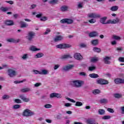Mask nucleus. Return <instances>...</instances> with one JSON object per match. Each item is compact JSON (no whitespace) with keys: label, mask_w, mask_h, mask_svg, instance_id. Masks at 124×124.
Masks as SVG:
<instances>
[{"label":"nucleus","mask_w":124,"mask_h":124,"mask_svg":"<svg viewBox=\"0 0 124 124\" xmlns=\"http://www.w3.org/2000/svg\"><path fill=\"white\" fill-rule=\"evenodd\" d=\"M22 60H23L24 61H26V60H28L29 59V54H24L21 56Z\"/></svg>","instance_id":"cd10ccee"},{"label":"nucleus","mask_w":124,"mask_h":124,"mask_svg":"<svg viewBox=\"0 0 124 124\" xmlns=\"http://www.w3.org/2000/svg\"><path fill=\"white\" fill-rule=\"evenodd\" d=\"M49 96L50 98H54V97H56V93H50Z\"/></svg>","instance_id":"8fccbe9b"},{"label":"nucleus","mask_w":124,"mask_h":124,"mask_svg":"<svg viewBox=\"0 0 124 124\" xmlns=\"http://www.w3.org/2000/svg\"><path fill=\"white\" fill-rule=\"evenodd\" d=\"M8 75H9L11 78H13V77H15V76L17 75V72L13 69H9L8 70Z\"/></svg>","instance_id":"39448f33"},{"label":"nucleus","mask_w":124,"mask_h":124,"mask_svg":"<svg viewBox=\"0 0 124 124\" xmlns=\"http://www.w3.org/2000/svg\"><path fill=\"white\" fill-rule=\"evenodd\" d=\"M86 122L88 124H94V121H93V120L92 119L87 120Z\"/></svg>","instance_id":"a19ab883"},{"label":"nucleus","mask_w":124,"mask_h":124,"mask_svg":"<svg viewBox=\"0 0 124 124\" xmlns=\"http://www.w3.org/2000/svg\"><path fill=\"white\" fill-rule=\"evenodd\" d=\"M29 50H30L31 51H32L33 52H34L35 51L40 50V48H36V46H31L29 48Z\"/></svg>","instance_id":"412c9836"},{"label":"nucleus","mask_w":124,"mask_h":124,"mask_svg":"<svg viewBox=\"0 0 124 124\" xmlns=\"http://www.w3.org/2000/svg\"><path fill=\"white\" fill-rule=\"evenodd\" d=\"M44 56V54L43 53L40 52L37 53L35 56V58L36 59H39L40 58H42Z\"/></svg>","instance_id":"393cba45"},{"label":"nucleus","mask_w":124,"mask_h":124,"mask_svg":"<svg viewBox=\"0 0 124 124\" xmlns=\"http://www.w3.org/2000/svg\"><path fill=\"white\" fill-rule=\"evenodd\" d=\"M21 107L20 105H15L13 106L14 109H19Z\"/></svg>","instance_id":"864d4df0"},{"label":"nucleus","mask_w":124,"mask_h":124,"mask_svg":"<svg viewBox=\"0 0 124 124\" xmlns=\"http://www.w3.org/2000/svg\"><path fill=\"white\" fill-rule=\"evenodd\" d=\"M74 58L76 60H78V61H81L83 60V57L79 53H75L74 55Z\"/></svg>","instance_id":"9b49d317"},{"label":"nucleus","mask_w":124,"mask_h":124,"mask_svg":"<svg viewBox=\"0 0 124 124\" xmlns=\"http://www.w3.org/2000/svg\"><path fill=\"white\" fill-rule=\"evenodd\" d=\"M55 97L57 98H62V95L60 93H55Z\"/></svg>","instance_id":"5fc2aeb1"},{"label":"nucleus","mask_w":124,"mask_h":124,"mask_svg":"<svg viewBox=\"0 0 124 124\" xmlns=\"http://www.w3.org/2000/svg\"><path fill=\"white\" fill-rule=\"evenodd\" d=\"M98 61V58L97 57H93L91 58V62H95Z\"/></svg>","instance_id":"c9c22d12"},{"label":"nucleus","mask_w":124,"mask_h":124,"mask_svg":"<svg viewBox=\"0 0 124 124\" xmlns=\"http://www.w3.org/2000/svg\"><path fill=\"white\" fill-rule=\"evenodd\" d=\"M88 18H93L96 19V18H100L101 16L99 14H97L95 13H92L88 14Z\"/></svg>","instance_id":"423d86ee"},{"label":"nucleus","mask_w":124,"mask_h":124,"mask_svg":"<svg viewBox=\"0 0 124 124\" xmlns=\"http://www.w3.org/2000/svg\"><path fill=\"white\" fill-rule=\"evenodd\" d=\"M33 115H34V112L28 109L24 110L22 113V115L24 117H31L33 116Z\"/></svg>","instance_id":"f03ea898"},{"label":"nucleus","mask_w":124,"mask_h":124,"mask_svg":"<svg viewBox=\"0 0 124 124\" xmlns=\"http://www.w3.org/2000/svg\"><path fill=\"white\" fill-rule=\"evenodd\" d=\"M100 93V90L98 89L94 90L93 92V94H99Z\"/></svg>","instance_id":"4c0bfd02"},{"label":"nucleus","mask_w":124,"mask_h":124,"mask_svg":"<svg viewBox=\"0 0 124 124\" xmlns=\"http://www.w3.org/2000/svg\"><path fill=\"white\" fill-rule=\"evenodd\" d=\"M20 28H27L29 25L26 23V22L24 21H20Z\"/></svg>","instance_id":"4be33fe9"},{"label":"nucleus","mask_w":124,"mask_h":124,"mask_svg":"<svg viewBox=\"0 0 124 124\" xmlns=\"http://www.w3.org/2000/svg\"><path fill=\"white\" fill-rule=\"evenodd\" d=\"M60 23L61 24H72L73 23V20L69 18H64L61 20Z\"/></svg>","instance_id":"6e6552de"},{"label":"nucleus","mask_w":124,"mask_h":124,"mask_svg":"<svg viewBox=\"0 0 124 124\" xmlns=\"http://www.w3.org/2000/svg\"><path fill=\"white\" fill-rule=\"evenodd\" d=\"M96 69V67L93 66H90L89 67V70L90 71H93V70H95Z\"/></svg>","instance_id":"37998d69"},{"label":"nucleus","mask_w":124,"mask_h":124,"mask_svg":"<svg viewBox=\"0 0 124 124\" xmlns=\"http://www.w3.org/2000/svg\"><path fill=\"white\" fill-rule=\"evenodd\" d=\"M122 112V114H124V106L120 108Z\"/></svg>","instance_id":"774afa93"},{"label":"nucleus","mask_w":124,"mask_h":124,"mask_svg":"<svg viewBox=\"0 0 124 124\" xmlns=\"http://www.w3.org/2000/svg\"><path fill=\"white\" fill-rule=\"evenodd\" d=\"M93 51L94 52H96L97 53H100L101 52V49L98 47H94L93 48Z\"/></svg>","instance_id":"72a5a7b5"},{"label":"nucleus","mask_w":124,"mask_h":124,"mask_svg":"<svg viewBox=\"0 0 124 124\" xmlns=\"http://www.w3.org/2000/svg\"><path fill=\"white\" fill-rule=\"evenodd\" d=\"M45 108H52V105L49 104H47L46 105H45Z\"/></svg>","instance_id":"69168bd1"},{"label":"nucleus","mask_w":124,"mask_h":124,"mask_svg":"<svg viewBox=\"0 0 124 124\" xmlns=\"http://www.w3.org/2000/svg\"><path fill=\"white\" fill-rule=\"evenodd\" d=\"M66 99H67V100H68L69 101H71V102H73V103H75V102H76L75 100L72 99H71L70 98L67 97Z\"/></svg>","instance_id":"4d7b16f0"},{"label":"nucleus","mask_w":124,"mask_h":124,"mask_svg":"<svg viewBox=\"0 0 124 124\" xmlns=\"http://www.w3.org/2000/svg\"><path fill=\"white\" fill-rule=\"evenodd\" d=\"M19 97L20 99L23 100V101H24V102H29V101H30V99L26 98L25 95L23 94L19 95Z\"/></svg>","instance_id":"ddd939ff"},{"label":"nucleus","mask_w":124,"mask_h":124,"mask_svg":"<svg viewBox=\"0 0 124 124\" xmlns=\"http://www.w3.org/2000/svg\"><path fill=\"white\" fill-rule=\"evenodd\" d=\"M26 79H23V80L21 81H18V80H16L14 81L15 84H20V83H23V82H26Z\"/></svg>","instance_id":"c03bdc74"},{"label":"nucleus","mask_w":124,"mask_h":124,"mask_svg":"<svg viewBox=\"0 0 124 124\" xmlns=\"http://www.w3.org/2000/svg\"><path fill=\"white\" fill-rule=\"evenodd\" d=\"M62 59H72V56H71L70 55H63L62 57Z\"/></svg>","instance_id":"2f4dec72"},{"label":"nucleus","mask_w":124,"mask_h":124,"mask_svg":"<svg viewBox=\"0 0 124 124\" xmlns=\"http://www.w3.org/2000/svg\"><path fill=\"white\" fill-rule=\"evenodd\" d=\"M91 43L92 45L96 46V45H98V39L93 40L91 41Z\"/></svg>","instance_id":"5701e85b"},{"label":"nucleus","mask_w":124,"mask_h":124,"mask_svg":"<svg viewBox=\"0 0 124 124\" xmlns=\"http://www.w3.org/2000/svg\"><path fill=\"white\" fill-rule=\"evenodd\" d=\"M48 20V17L46 16H43L40 18V21L45 22V21H47Z\"/></svg>","instance_id":"79ce46f5"},{"label":"nucleus","mask_w":124,"mask_h":124,"mask_svg":"<svg viewBox=\"0 0 124 124\" xmlns=\"http://www.w3.org/2000/svg\"><path fill=\"white\" fill-rule=\"evenodd\" d=\"M97 84L102 85L103 86L104 85H107L109 83L108 80H106L103 78H99V79H97Z\"/></svg>","instance_id":"0eeeda50"},{"label":"nucleus","mask_w":124,"mask_h":124,"mask_svg":"<svg viewBox=\"0 0 124 124\" xmlns=\"http://www.w3.org/2000/svg\"><path fill=\"white\" fill-rule=\"evenodd\" d=\"M113 96L115 98H122V97H123V95L121 93H116L113 94Z\"/></svg>","instance_id":"b1692460"},{"label":"nucleus","mask_w":124,"mask_h":124,"mask_svg":"<svg viewBox=\"0 0 124 124\" xmlns=\"http://www.w3.org/2000/svg\"><path fill=\"white\" fill-rule=\"evenodd\" d=\"M83 105V103L80 102H77L75 104V106H82Z\"/></svg>","instance_id":"3c124183"},{"label":"nucleus","mask_w":124,"mask_h":124,"mask_svg":"<svg viewBox=\"0 0 124 124\" xmlns=\"http://www.w3.org/2000/svg\"><path fill=\"white\" fill-rule=\"evenodd\" d=\"M110 60H111V58L108 56H106L105 58H104V62L106 64H110L111 63V62H110Z\"/></svg>","instance_id":"f8f14e48"},{"label":"nucleus","mask_w":124,"mask_h":124,"mask_svg":"<svg viewBox=\"0 0 124 124\" xmlns=\"http://www.w3.org/2000/svg\"><path fill=\"white\" fill-rule=\"evenodd\" d=\"M118 61L121 62H124V57H119Z\"/></svg>","instance_id":"0e129e2a"},{"label":"nucleus","mask_w":124,"mask_h":124,"mask_svg":"<svg viewBox=\"0 0 124 124\" xmlns=\"http://www.w3.org/2000/svg\"><path fill=\"white\" fill-rule=\"evenodd\" d=\"M2 99L6 100V99H9L10 98V96L7 94H4L2 97Z\"/></svg>","instance_id":"58836bf2"},{"label":"nucleus","mask_w":124,"mask_h":124,"mask_svg":"<svg viewBox=\"0 0 124 124\" xmlns=\"http://www.w3.org/2000/svg\"><path fill=\"white\" fill-rule=\"evenodd\" d=\"M112 38L113 39H115L116 40H119V39H121V37H120L118 36L115 35H113Z\"/></svg>","instance_id":"a18cd8bd"},{"label":"nucleus","mask_w":124,"mask_h":124,"mask_svg":"<svg viewBox=\"0 0 124 124\" xmlns=\"http://www.w3.org/2000/svg\"><path fill=\"white\" fill-rule=\"evenodd\" d=\"M15 102H16V103H22V101L19 99H16L15 100Z\"/></svg>","instance_id":"052dcab7"},{"label":"nucleus","mask_w":124,"mask_h":124,"mask_svg":"<svg viewBox=\"0 0 124 124\" xmlns=\"http://www.w3.org/2000/svg\"><path fill=\"white\" fill-rule=\"evenodd\" d=\"M100 103H108V100L107 99H102L100 100Z\"/></svg>","instance_id":"e433bc0d"},{"label":"nucleus","mask_w":124,"mask_h":124,"mask_svg":"<svg viewBox=\"0 0 124 124\" xmlns=\"http://www.w3.org/2000/svg\"><path fill=\"white\" fill-rule=\"evenodd\" d=\"M83 7H84V2H78V8L80 9L83 8Z\"/></svg>","instance_id":"c756f323"},{"label":"nucleus","mask_w":124,"mask_h":124,"mask_svg":"<svg viewBox=\"0 0 124 124\" xmlns=\"http://www.w3.org/2000/svg\"><path fill=\"white\" fill-rule=\"evenodd\" d=\"M8 42H12L13 43H18L20 42V39H17V40H15V39L10 38L7 40Z\"/></svg>","instance_id":"a211bd4d"},{"label":"nucleus","mask_w":124,"mask_h":124,"mask_svg":"<svg viewBox=\"0 0 124 124\" xmlns=\"http://www.w3.org/2000/svg\"><path fill=\"white\" fill-rule=\"evenodd\" d=\"M43 15L42 13H39L38 15H36V18H41Z\"/></svg>","instance_id":"603ef678"},{"label":"nucleus","mask_w":124,"mask_h":124,"mask_svg":"<svg viewBox=\"0 0 124 124\" xmlns=\"http://www.w3.org/2000/svg\"><path fill=\"white\" fill-rule=\"evenodd\" d=\"M107 20V16H104L100 19V22L103 25H108L109 24V20L106 21Z\"/></svg>","instance_id":"1a4fd4ad"},{"label":"nucleus","mask_w":124,"mask_h":124,"mask_svg":"<svg viewBox=\"0 0 124 124\" xmlns=\"http://www.w3.org/2000/svg\"><path fill=\"white\" fill-rule=\"evenodd\" d=\"M63 39V37L61 35L56 36L54 38V40L55 42H58V41H61Z\"/></svg>","instance_id":"2eb2a0df"},{"label":"nucleus","mask_w":124,"mask_h":124,"mask_svg":"<svg viewBox=\"0 0 124 124\" xmlns=\"http://www.w3.org/2000/svg\"><path fill=\"white\" fill-rule=\"evenodd\" d=\"M48 74V70L45 69L41 70L40 71V75H47Z\"/></svg>","instance_id":"a878e982"},{"label":"nucleus","mask_w":124,"mask_h":124,"mask_svg":"<svg viewBox=\"0 0 124 124\" xmlns=\"http://www.w3.org/2000/svg\"><path fill=\"white\" fill-rule=\"evenodd\" d=\"M60 66V64H56L54 65V70H56V69H58V68H59Z\"/></svg>","instance_id":"338daca9"},{"label":"nucleus","mask_w":124,"mask_h":124,"mask_svg":"<svg viewBox=\"0 0 124 124\" xmlns=\"http://www.w3.org/2000/svg\"><path fill=\"white\" fill-rule=\"evenodd\" d=\"M56 119L57 120H62V114L59 113L56 115Z\"/></svg>","instance_id":"09e8293b"},{"label":"nucleus","mask_w":124,"mask_h":124,"mask_svg":"<svg viewBox=\"0 0 124 124\" xmlns=\"http://www.w3.org/2000/svg\"><path fill=\"white\" fill-rule=\"evenodd\" d=\"M0 9V10H1V11H3V12H5L6 11H8L9 9L7 7H1Z\"/></svg>","instance_id":"ea45409f"},{"label":"nucleus","mask_w":124,"mask_h":124,"mask_svg":"<svg viewBox=\"0 0 124 124\" xmlns=\"http://www.w3.org/2000/svg\"><path fill=\"white\" fill-rule=\"evenodd\" d=\"M34 36H35V32L33 31H29L28 35L26 37L27 39H28V41L31 42L32 41V39H33Z\"/></svg>","instance_id":"7ed1b4c3"},{"label":"nucleus","mask_w":124,"mask_h":124,"mask_svg":"<svg viewBox=\"0 0 124 124\" xmlns=\"http://www.w3.org/2000/svg\"><path fill=\"white\" fill-rule=\"evenodd\" d=\"M120 22V19L119 18L117 17L115 19L108 20V24H117V23H119Z\"/></svg>","instance_id":"4468645a"},{"label":"nucleus","mask_w":124,"mask_h":124,"mask_svg":"<svg viewBox=\"0 0 124 124\" xmlns=\"http://www.w3.org/2000/svg\"><path fill=\"white\" fill-rule=\"evenodd\" d=\"M5 24L6 26H14V22L11 20H6L5 22Z\"/></svg>","instance_id":"f3484780"},{"label":"nucleus","mask_w":124,"mask_h":124,"mask_svg":"<svg viewBox=\"0 0 124 124\" xmlns=\"http://www.w3.org/2000/svg\"><path fill=\"white\" fill-rule=\"evenodd\" d=\"M119 9V6H112L110 8L111 11H117Z\"/></svg>","instance_id":"f704fd0d"},{"label":"nucleus","mask_w":124,"mask_h":124,"mask_svg":"<svg viewBox=\"0 0 124 124\" xmlns=\"http://www.w3.org/2000/svg\"><path fill=\"white\" fill-rule=\"evenodd\" d=\"M31 88H26L24 89H22L20 90L21 93H29V92H31Z\"/></svg>","instance_id":"aec40b11"},{"label":"nucleus","mask_w":124,"mask_h":124,"mask_svg":"<svg viewBox=\"0 0 124 124\" xmlns=\"http://www.w3.org/2000/svg\"><path fill=\"white\" fill-rule=\"evenodd\" d=\"M107 110L108 112H109V113H114V109L111 108H108Z\"/></svg>","instance_id":"13d9d810"},{"label":"nucleus","mask_w":124,"mask_h":124,"mask_svg":"<svg viewBox=\"0 0 124 124\" xmlns=\"http://www.w3.org/2000/svg\"><path fill=\"white\" fill-rule=\"evenodd\" d=\"M33 72H34V74H40V71L37 70H33Z\"/></svg>","instance_id":"e2e57ef3"},{"label":"nucleus","mask_w":124,"mask_h":124,"mask_svg":"<svg viewBox=\"0 0 124 124\" xmlns=\"http://www.w3.org/2000/svg\"><path fill=\"white\" fill-rule=\"evenodd\" d=\"M97 35H98V33L96 31L90 32L89 34L90 37H95V36H97Z\"/></svg>","instance_id":"6ab92c4d"},{"label":"nucleus","mask_w":124,"mask_h":124,"mask_svg":"<svg viewBox=\"0 0 124 124\" xmlns=\"http://www.w3.org/2000/svg\"><path fill=\"white\" fill-rule=\"evenodd\" d=\"M66 99H67V100H68L69 101H71V102H73V103H75V102H76L75 100L72 99H71L70 98L67 97Z\"/></svg>","instance_id":"6e6d98bb"},{"label":"nucleus","mask_w":124,"mask_h":124,"mask_svg":"<svg viewBox=\"0 0 124 124\" xmlns=\"http://www.w3.org/2000/svg\"><path fill=\"white\" fill-rule=\"evenodd\" d=\"M72 85L75 88H81L84 85V81L80 80H75L71 82Z\"/></svg>","instance_id":"f257e3e1"},{"label":"nucleus","mask_w":124,"mask_h":124,"mask_svg":"<svg viewBox=\"0 0 124 124\" xmlns=\"http://www.w3.org/2000/svg\"><path fill=\"white\" fill-rule=\"evenodd\" d=\"M89 76L91 77V78H98V77H99V76H98V74L94 73L90 74Z\"/></svg>","instance_id":"c85d7f7f"},{"label":"nucleus","mask_w":124,"mask_h":124,"mask_svg":"<svg viewBox=\"0 0 124 124\" xmlns=\"http://www.w3.org/2000/svg\"><path fill=\"white\" fill-rule=\"evenodd\" d=\"M79 74L80 76H86L87 75L86 74V73H85L84 72H79Z\"/></svg>","instance_id":"680f3d73"},{"label":"nucleus","mask_w":124,"mask_h":124,"mask_svg":"<svg viewBox=\"0 0 124 124\" xmlns=\"http://www.w3.org/2000/svg\"><path fill=\"white\" fill-rule=\"evenodd\" d=\"M114 82L115 83H116V84H124V79H122V78H116L114 80Z\"/></svg>","instance_id":"dca6fc26"},{"label":"nucleus","mask_w":124,"mask_h":124,"mask_svg":"<svg viewBox=\"0 0 124 124\" xmlns=\"http://www.w3.org/2000/svg\"><path fill=\"white\" fill-rule=\"evenodd\" d=\"M98 114L99 115H105V110L103 109H98Z\"/></svg>","instance_id":"7c9ffc66"},{"label":"nucleus","mask_w":124,"mask_h":124,"mask_svg":"<svg viewBox=\"0 0 124 124\" xmlns=\"http://www.w3.org/2000/svg\"><path fill=\"white\" fill-rule=\"evenodd\" d=\"M67 9H68V7H67V6H62L60 8V10L62 12L67 11Z\"/></svg>","instance_id":"bb28decb"},{"label":"nucleus","mask_w":124,"mask_h":124,"mask_svg":"<svg viewBox=\"0 0 124 124\" xmlns=\"http://www.w3.org/2000/svg\"><path fill=\"white\" fill-rule=\"evenodd\" d=\"M56 48L59 49H67V48H70L71 45L67 44H61L56 46Z\"/></svg>","instance_id":"20e7f679"},{"label":"nucleus","mask_w":124,"mask_h":124,"mask_svg":"<svg viewBox=\"0 0 124 124\" xmlns=\"http://www.w3.org/2000/svg\"><path fill=\"white\" fill-rule=\"evenodd\" d=\"M96 22V20L92 18L89 20V22L90 23V24H94Z\"/></svg>","instance_id":"de8ad7c7"},{"label":"nucleus","mask_w":124,"mask_h":124,"mask_svg":"<svg viewBox=\"0 0 124 124\" xmlns=\"http://www.w3.org/2000/svg\"><path fill=\"white\" fill-rule=\"evenodd\" d=\"M102 119L103 120H109V119H111V116L110 115H106L103 117Z\"/></svg>","instance_id":"49530a36"},{"label":"nucleus","mask_w":124,"mask_h":124,"mask_svg":"<svg viewBox=\"0 0 124 124\" xmlns=\"http://www.w3.org/2000/svg\"><path fill=\"white\" fill-rule=\"evenodd\" d=\"M59 2V0H50L49 3L50 4H57Z\"/></svg>","instance_id":"473e14b6"},{"label":"nucleus","mask_w":124,"mask_h":124,"mask_svg":"<svg viewBox=\"0 0 124 124\" xmlns=\"http://www.w3.org/2000/svg\"><path fill=\"white\" fill-rule=\"evenodd\" d=\"M50 31H51V30H50V29L47 28V29H46V31L44 33V34H48V33H49V32H50Z\"/></svg>","instance_id":"bf43d9fd"},{"label":"nucleus","mask_w":124,"mask_h":124,"mask_svg":"<svg viewBox=\"0 0 124 124\" xmlns=\"http://www.w3.org/2000/svg\"><path fill=\"white\" fill-rule=\"evenodd\" d=\"M74 67V65H66L62 67V71H68L69 70L72 69Z\"/></svg>","instance_id":"9d476101"}]
</instances>
